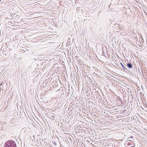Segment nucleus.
<instances>
[{
	"instance_id": "f257e3e1",
	"label": "nucleus",
	"mask_w": 147,
	"mask_h": 147,
	"mask_svg": "<svg viewBox=\"0 0 147 147\" xmlns=\"http://www.w3.org/2000/svg\"><path fill=\"white\" fill-rule=\"evenodd\" d=\"M4 147H17L16 142L12 140L7 141L4 144Z\"/></svg>"
},
{
	"instance_id": "f03ea898",
	"label": "nucleus",
	"mask_w": 147,
	"mask_h": 147,
	"mask_svg": "<svg viewBox=\"0 0 147 147\" xmlns=\"http://www.w3.org/2000/svg\"><path fill=\"white\" fill-rule=\"evenodd\" d=\"M120 63L121 66H122L123 70H124L125 71H126V72H127V71H129V70L127 69L125 67L123 63Z\"/></svg>"
},
{
	"instance_id": "7ed1b4c3",
	"label": "nucleus",
	"mask_w": 147,
	"mask_h": 147,
	"mask_svg": "<svg viewBox=\"0 0 147 147\" xmlns=\"http://www.w3.org/2000/svg\"><path fill=\"white\" fill-rule=\"evenodd\" d=\"M127 67L129 68H131L133 67L132 64L131 63H128L126 65Z\"/></svg>"
},
{
	"instance_id": "20e7f679",
	"label": "nucleus",
	"mask_w": 147,
	"mask_h": 147,
	"mask_svg": "<svg viewBox=\"0 0 147 147\" xmlns=\"http://www.w3.org/2000/svg\"><path fill=\"white\" fill-rule=\"evenodd\" d=\"M58 125L59 127L60 126V129H62L63 128V125L61 123L60 124H59Z\"/></svg>"
},
{
	"instance_id": "39448f33",
	"label": "nucleus",
	"mask_w": 147,
	"mask_h": 147,
	"mask_svg": "<svg viewBox=\"0 0 147 147\" xmlns=\"http://www.w3.org/2000/svg\"><path fill=\"white\" fill-rule=\"evenodd\" d=\"M134 32L132 31V32H131L130 34V35H131L132 36H134ZM135 37V36H133V37Z\"/></svg>"
},
{
	"instance_id": "423d86ee",
	"label": "nucleus",
	"mask_w": 147,
	"mask_h": 147,
	"mask_svg": "<svg viewBox=\"0 0 147 147\" xmlns=\"http://www.w3.org/2000/svg\"><path fill=\"white\" fill-rule=\"evenodd\" d=\"M64 141H65L66 142V143H67V144H68V143H69V141H68L67 139L66 138L65 139V140H64Z\"/></svg>"
},
{
	"instance_id": "0eeeda50",
	"label": "nucleus",
	"mask_w": 147,
	"mask_h": 147,
	"mask_svg": "<svg viewBox=\"0 0 147 147\" xmlns=\"http://www.w3.org/2000/svg\"><path fill=\"white\" fill-rule=\"evenodd\" d=\"M133 146H128L127 147H135V144L134 143H133Z\"/></svg>"
},
{
	"instance_id": "6e6552de",
	"label": "nucleus",
	"mask_w": 147,
	"mask_h": 147,
	"mask_svg": "<svg viewBox=\"0 0 147 147\" xmlns=\"http://www.w3.org/2000/svg\"><path fill=\"white\" fill-rule=\"evenodd\" d=\"M132 142H129L128 143V145H131V144H132Z\"/></svg>"
},
{
	"instance_id": "1a4fd4ad",
	"label": "nucleus",
	"mask_w": 147,
	"mask_h": 147,
	"mask_svg": "<svg viewBox=\"0 0 147 147\" xmlns=\"http://www.w3.org/2000/svg\"><path fill=\"white\" fill-rule=\"evenodd\" d=\"M125 110H123L122 112V113H124L125 111Z\"/></svg>"
},
{
	"instance_id": "9d476101",
	"label": "nucleus",
	"mask_w": 147,
	"mask_h": 147,
	"mask_svg": "<svg viewBox=\"0 0 147 147\" xmlns=\"http://www.w3.org/2000/svg\"><path fill=\"white\" fill-rule=\"evenodd\" d=\"M145 108H146V107H147V104H146L145 105Z\"/></svg>"
},
{
	"instance_id": "9b49d317",
	"label": "nucleus",
	"mask_w": 147,
	"mask_h": 147,
	"mask_svg": "<svg viewBox=\"0 0 147 147\" xmlns=\"http://www.w3.org/2000/svg\"><path fill=\"white\" fill-rule=\"evenodd\" d=\"M136 38H134V39H136Z\"/></svg>"
},
{
	"instance_id": "f8f14e48",
	"label": "nucleus",
	"mask_w": 147,
	"mask_h": 147,
	"mask_svg": "<svg viewBox=\"0 0 147 147\" xmlns=\"http://www.w3.org/2000/svg\"><path fill=\"white\" fill-rule=\"evenodd\" d=\"M132 138V136H131L130 138Z\"/></svg>"
},
{
	"instance_id": "ddd939ff",
	"label": "nucleus",
	"mask_w": 147,
	"mask_h": 147,
	"mask_svg": "<svg viewBox=\"0 0 147 147\" xmlns=\"http://www.w3.org/2000/svg\"><path fill=\"white\" fill-rule=\"evenodd\" d=\"M116 65L118 66V65H117V64H116Z\"/></svg>"
},
{
	"instance_id": "4468645a",
	"label": "nucleus",
	"mask_w": 147,
	"mask_h": 147,
	"mask_svg": "<svg viewBox=\"0 0 147 147\" xmlns=\"http://www.w3.org/2000/svg\"><path fill=\"white\" fill-rule=\"evenodd\" d=\"M1 0H0V1H1Z\"/></svg>"
}]
</instances>
